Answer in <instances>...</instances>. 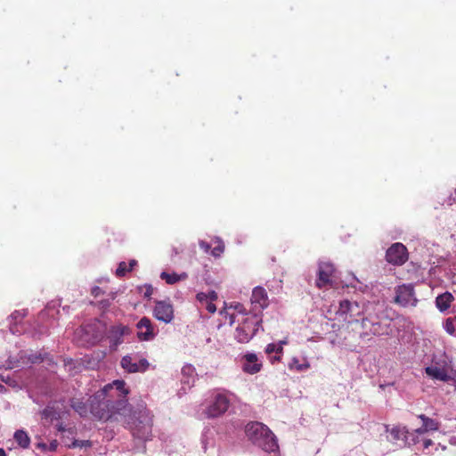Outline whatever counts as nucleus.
<instances>
[{"label":"nucleus","instance_id":"nucleus-20","mask_svg":"<svg viewBox=\"0 0 456 456\" xmlns=\"http://www.w3.org/2000/svg\"><path fill=\"white\" fill-rule=\"evenodd\" d=\"M188 274L186 273H182L181 274H177L175 273H168L166 272H162L160 274V278L164 280L167 284H175L179 281L186 280Z\"/></svg>","mask_w":456,"mask_h":456},{"label":"nucleus","instance_id":"nucleus-13","mask_svg":"<svg viewBox=\"0 0 456 456\" xmlns=\"http://www.w3.org/2000/svg\"><path fill=\"white\" fill-rule=\"evenodd\" d=\"M242 359L244 360L242 364V370L244 372L254 375L261 370L263 364L258 360V357L256 354L247 353L243 355Z\"/></svg>","mask_w":456,"mask_h":456},{"label":"nucleus","instance_id":"nucleus-40","mask_svg":"<svg viewBox=\"0 0 456 456\" xmlns=\"http://www.w3.org/2000/svg\"><path fill=\"white\" fill-rule=\"evenodd\" d=\"M58 431H60V432H64L65 431V428L63 427L62 424L58 425Z\"/></svg>","mask_w":456,"mask_h":456},{"label":"nucleus","instance_id":"nucleus-14","mask_svg":"<svg viewBox=\"0 0 456 456\" xmlns=\"http://www.w3.org/2000/svg\"><path fill=\"white\" fill-rule=\"evenodd\" d=\"M137 337L140 340L148 341L154 338L151 321L148 317H142L136 324Z\"/></svg>","mask_w":456,"mask_h":456},{"label":"nucleus","instance_id":"nucleus-11","mask_svg":"<svg viewBox=\"0 0 456 456\" xmlns=\"http://www.w3.org/2000/svg\"><path fill=\"white\" fill-rule=\"evenodd\" d=\"M153 315L159 321L169 323L174 319V307L169 301H157L153 309Z\"/></svg>","mask_w":456,"mask_h":456},{"label":"nucleus","instance_id":"nucleus-21","mask_svg":"<svg viewBox=\"0 0 456 456\" xmlns=\"http://www.w3.org/2000/svg\"><path fill=\"white\" fill-rule=\"evenodd\" d=\"M386 431L390 433L394 441L406 437V434L408 433L406 428L401 426L393 427L391 429L388 428V426H386Z\"/></svg>","mask_w":456,"mask_h":456},{"label":"nucleus","instance_id":"nucleus-30","mask_svg":"<svg viewBox=\"0 0 456 456\" xmlns=\"http://www.w3.org/2000/svg\"><path fill=\"white\" fill-rule=\"evenodd\" d=\"M92 445V443L89 440H77L75 439L72 442V444L69 447L72 448H82V447H90Z\"/></svg>","mask_w":456,"mask_h":456},{"label":"nucleus","instance_id":"nucleus-1","mask_svg":"<svg viewBox=\"0 0 456 456\" xmlns=\"http://www.w3.org/2000/svg\"><path fill=\"white\" fill-rule=\"evenodd\" d=\"M129 391L124 380H114L90 396V413L98 420L119 421L130 412L127 403Z\"/></svg>","mask_w":456,"mask_h":456},{"label":"nucleus","instance_id":"nucleus-26","mask_svg":"<svg viewBox=\"0 0 456 456\" xmlns=\"http://www.w3.org/2000/svg\"><path fill=\"white\" fill-rule=\"evenodd\" d=\"M444 328L446 330V332L450 335H455L456 333V324L455 322H453L452 318H447L444 323Z\"/></svg>","mask_w":456,"mask_h":456},{"label":"nucleus","instance_id":"nucleus-39","mask_svg":"<svg viewBox=\"0 0 456 456\" xmlns=\"http://www.w3.org/2000/svg\"><path fill=\"white\" fill-rule=\"evenodd\" d=\"M100 290H101V289L99 287H95L93 289L92 294L94 296L97 297L99 295Z\"/></svg>","mask_w":456,"mask_h":456},{"label":"nucleus","instance_id":"nucleus-8","mask_svg":"<svg viewBox=\"0 0 456 456\" xmlns=\"http://www.w3.org/2000/svg\"><path fill=\"white\" fill-rule=\"evenodd\" d=\"M386 259L388 263L395 265H403L408 260V251L406 247L400 242L394 243L387 250Z\"/></svg>","mask_w":456,"mask_h":456},{"label":"nucleus","instance_id":"nucleus-38","mask_svg":"<svg viewBox=\"0 0 456 456\" xmlns=\"http://www.w3.org/2000/svg\"><path fill=\"white\" fill-rule=\"evenodd\" d=\"M137 265V261L133 259L129 262V264L127 265H128V268H131V271L133 270L134 266Z\"/></svg>","mask_w":456,"mask_h":456},{"label":"nucleus","instance_id":"nucleus-31","mask_svg":"<svg viewBox=\"0 0 456 456\" xmlns=\"http://www.w3.org/2000/svg\"><path fill=\"white\" fill-rule=\"evenodd\" d=\"M196 298L198 301H200L202 305H206L207 302H208V294L204 292H200L196 295Z\"/></svg>","mask_w":456,"mask_h":456},{"label":"nucleus","instance_id":"nucleus-12","mask_svg":"<svg viewBox=\"0 0 456 456\" xmlns=\"http://www.w3.org/2000/svg\"><path fill=\"white\" fill-rule=\"evenodd\" d=\"M250 301L252 305V310L255 312V314H256V312L260 313L269 305L266 290L263 287H256L252 291Z\"/></svg>","mask_w":456,"mask_h":456},{"label":"nucleus","instance_id":"nucleus-4","mask_svg":"<svg viewBox=\"0 0 456 456\" xmlns=\"http://www.w3.org/2000/svg\"><path fill=\"white\" fill-rule=\"evenodd\" d=\"M246 436L255 445L266 452L278 450V443L274 434L269 428L260 422H250L246 426Z\"/></svg>","mask_w":456,"mask_h":456},{"label":"nucleus","instance_id":"nucleus-28","mask_svg":"<svg viewBox=\"0 0 456 456\" xmlns=\"http://www.w3.org/2000/svg\"><path fill=\"white\" fill-rule=\"evenodd\" d=\"M43 416L45 418H51L52 419H58L61 418L60 414L54 411L53 407L51 406H47L43 411Z\"/></svg>","mask_w":456,"mask_h":456},{"label":"nucleus","instance_id":"nucleus-42","mask_svg":"<svg viewBox=\"0 0 456 456\" xmlns=\"http://www.w3.org/2000/svg\"><path fill=\"white\" fill-rule=\"evenodd\" d=\"M0 456H6V453L4 449L0 448Z\"/></svg>","mask_w":456,"mask_h":456},{"label":"nucleus","instance_id":"nucleus-29","mask_svg":"<svg viewBox=\"0 0 456 456\" xmlns=\"http://www.w3.org/2000/svg\"><path fill=\"white\" fill-rule=\"evenodd\" d=\"M265 353L267 354H271L273 353L281 354L282 353V346H278V345L273 344V343H270L265 347Z\"/></svg>","mask_w":456,"mask_h":456},{"label":"nucleus","instance_id":"nucleus-18","mask_svg":"<svg viewBox=\"0 0 456 456\" xmlns=\"http://www.w3.org/2000/svg\"><path fill=\"white\" fill-rule=\"evenodd\" d=\"M426 373L433 378L434 379L441 380V381H448L450 379V376L448 375L446 370L439 367H427L425 370Z\"/></svg>","mask_w":456,"mask_h":456},{"label":"nucleus","instance_id":"nucleus-36","mask_svg":"<svg viewBox=\"0 0 456 456\" xmlns=\"http://www.w3.org/2000/svg\"><path fill=\"white\" fill-rule=\"evenodd\" d=\"M415 431L419 435H422L424 433L428 432V429L423 425L420 428H417Z\"/></svg>","mask_w":456,"mask_h":456},{"label":"nucleus","instance_id":"nucleus-41","mask_svg":"<svg viewBox=\"0 0 456 456\" xmlns=\"http://www.w3.org/2000/svg\"><path fill=\"white\" fill-rule=\"evenodd\" d=\"M308 367H309V365H308V364H307V365H305V366L300 365L297 369H298V370H302L306 369V368H308Z\"/></svg>","mask_w":456,"mask_h":456},{"label":"nucleus","instance_id":"nucleus-25","mask_svg":"<svg viewBox=\"0 0 456 456\" xmlns=\"http://www.w3.org/2000/svg\"><path fill=\"white\" fill-rule=\"evenodd\" d=\"M215 247L211 249V255L215 257H219L224 251V242L218 237L213 240Z\"/></svg>","mask_w":456,"mask_h":456},{"label":"nucleus","instance_id":"nucleus-10","mask_svg":"<svg viewBox=\"0 0 456 456\" xmlns=\"http://www.w3.org/2000/svg\"><path fill=\"white\" fill-rule=\"evenodd\" d=\"M121 367L128 373L144 372L150 363L145 358L137 359L130 354L125 355L120 361Z\"/></svg>","mask_w":456,"mask_h":456},{"label":"nucleus","instance_id":"nucleus-24","mask_svg":"<svg viewBox=\"0 0 456 456\" xmlns=\"http://www.w3.org/2000/svg\"><path fill=\"white\" fill-rule=\"evenodd\" d=\"M14 439L22 448H28L30 444V438L24 430H17L14 433Z\"/></svg>","mask_w":456,"mask_h":456},{"label":"nucleus","instance_id":"nucleus-19","mask_svg":"<svg viewBox=\"0 0 456 456\" xmlns=\"http://www.w3.org/2000/svg\"><path fill=\"white\" fill-rule=\"evenodd\" d=\"M362 315V307L357 302H354L348 314V319L346 321L348 324L359 323V321Z\"/></svg>","mask_w":456,"mask_h":456},{"label":"nucleus","instance_id":"nucleus-27","mask_svg":"<svg viewBox=\"0 0 456 456\" xmlns=\"http://www.w3.org/2000/svg\"><path fill=\"white\" fill-rule=\"evenodd\" d=\"M129 272H131V268H128L127 264L126 262H120L116 270V275L118 277H124Z\"/></svg>","mask_w":456,"mask_h":456},{"label":"nucleus","instance_id":"nucleus-34","mask_svg":"<svg viewBox=\"0 0 456 456\" xmlns=\"http://www.w3.org/2000/svg\"><path fill=\"white\" fill-rule=\"evenodd\" d=\"M208 301H216L218 297L217 293L214 290H210L208 293Z\"/></svg>","mask_w":456,"mask_h":456},{"label":"nucleus","instance_id":"nucleus-16","mask_svg":"<svg viewBox=\"0 0 456 456\" xmlns=\"http://www.w3.org/2000/svg\"><path fill=\"white\" fill-rule=\"evenodd\" d=\"M454 301V297L451 292H444L440 294L436 298V306L440 312H445L448 310Z\"/></svg>","mask_w":456,"mask_h":456},{"label":"nucleus","instance_id":"nucleus-43","mask_svg":"<svg viewBox=\"0 0 456 456\" xmlns=\"http://www.w3.org/2000/svg\"><path fill=\"white\" fill-rule=\"evenodd\" d=\"M452 318L453 322H455V324H456V316L452 317Z\"/></svg>","mask_w":456,"mask_h":456},{"label":"nucleus","instance_id":"nucleus-37","mask_svg":"<svg viewBox=\"0 0 456 456\" xmlns=\"http://www.w3.org/2000/svg\"><path fill=\"white\" fill-rule=\"evenodd\" d=\"M433 444V441L431 439H426L424 441V447L425 448H428L429 446H431Z\"/></svg>","mask_w":456,"mask_h":456},{"label":"nucleus","instance_id":"nucleus-9","mask_svg":"<svg viewBox=\"0 0 456 456\" xmlns=\"http://www.w3.org/2000/svg\"><path fill=\"white\" fill-rule=\"evenodd\" d=\"M395 302L402 306H415L418 300L414 297V288L411 284H403L395 289Z\"/></svg>","mask_w":456,"mask_h":456},{"label":"nucleus","instance_id":"nucleus-7","mask_svg":"<svg viewBox=\"0 0 456 456\" xmlns=\"http://www.w3.org/2000/svg\"><path fill=\"white\" fill-rule=\"evenodd\" d=\"M230 406V400L223 394H217L213 402L205 410L208 419L218 418L224 415Z\"/></svg>","mask_w":456,"mask_h":456},{"label":"nucleus","instance_id":"nucleus-32","mask_svg":"<svg viewBox=\"0 0 456 456\" xmlns=\"http://www.w3.org/2000/svg\"><path fill=\"white\" fill-rule=\"evenodd\" d=\"M199 245L200 248L204 250L205 253H208L209 251L211 252V245L208 242L200 240L199 242Z\"/></svg>","mask_w":456,"mask_h":456},{"label":"nucleus","instance_id":"nucleus-23","mask_svg":"<svg viewBox=\"0 0 456 456\" xmlns=\"http://www.w3.org/2000/svg\"><path fill=\"white\" fill-rule=\"evenodd\" d=\"M418 418L422 420V425L428 429V431H436L439 429L440 424L436 419L428 418L425 414H419Z\"/></svg>","mask_w":456,"mask_h":456},{"label":"nucleus","instance_id":"nucleus-15","mask_svg":"<svg viewBox=\"0 0 456 456\" xmlns=\"http://www.w3.org/2000/svg\"><path fill=\"white\" fill-rule=\"evenodd\" d=\"M129 332L130 329L128 326L123 324L113 325L108 331V338L114 346H118L123 342V336Z\"/></svg>","mask_w":456,"mask_h":456},{"label":"nucleus","instance_id":"nucleus-6","mask_svg":"<svg viewBox=\"0 0 456 456\" xmlns=\"http://www.w3.org/2000/svg\"><path fill=\"white\" fill-rule=\"evenodd\" d=\"M336 273L337 269L333 264L330 262H320L315 281L316 287L319 289L326 288L327 286L336 287Z\"/></svg>","mask_w":456,"mask_h":456},{"label":"nucleus","instance_id":"nucleus-17","mask_svg":"<svg viewBox=\"0 0 456 456\" xmlns=\"http://www.w3.org/2000/svg\"><path fill=\"white\" fill-rule=\"evenodd\" d=\"M70 407L80 416L83 418L87 417L88 412L90 411L89 406L83 401L82 398L73 397L70 399Z\"/></svg>","mask_w":456,"mask_h":456},{"label":"nucleus","instance_id":"nucleus-2","mask_svg":"<svg viewBox=\"0 0 456 456\" xmlns=\"http://www.w3.org/2000/svg\"><path fill=\"white\" fill-rule=\"evenodd\" d=\"M382 314V305L379 303L368 302L362 306V315L355 326L360 338L370 339L373 336L388 334L389 323Z\"/></svg>","mask_w":456,"mask_h":456},{"label":"nucleus","instance_id":"nucleus-3","mask_svg":"<svg viewBox=\"0 0 456 456\" xmlns=\"http://www.w3.org/2000/svg\"><path fill=\"white\" fill-rule=\"evenodd\" d=\"M122 417L120 420L124 419V422L129 425V429L134 438L141 441H148L152 436V426H153V414L148 409L140 410L134 411L133 414H129L128 418Z\"/></svg>","mask_w":456,"mask_h":456},{"label":"nucleus","instance_id":"nucleus-33","mask_svg":"<svg viewBox=\"0 0 456 456\" xmlns=\"http://www.w3.org/2000/svg\"><path fill=\"white\" fill-rule=\"evenodd\" d=\"M206 309L210 313V314H214L216 313V305L214 304V302L212 301H208L206 303Z\"/></svg>","mask_w":456,"mask_h":456},{"label":"nucleus","instance_id":"nucleus-22","mask_svg":"<svg viewBox=\"0 0 456 456\" xmlns=\"http://www.w3.org/2000/svg\"><path fill=\"white\" fill-rule=\"evenodd\" d=\"M353 303L354 302L349 300H342L339 303V307L336 313L338 318H341L343 321H346L348 319V314Z\"/></svg>","mask_w":456,"mask_h":456},{"label":"nucleus","instance_id":"nucleus-35","mask_svg":"<svg viewBox=\"0 0 456 456\" xmlns=\"http://www.w3.org/2000/svg\"><path fill=\"white\" fill-rule=\"evenodd\" d=\"M57 447H58V442L56 440H53V442L50 443V446H49L50 451H52V452L56 451Z\"/></svg>","mask_w":456,"mask_h":456},{"label":"nucleus","instance_id":"nucleus-5","mask_svg":"<svg viewBox=\"0 0 456 456\" xmlns=\"http://www.w3.org/2000/svg\"><path fill=\"white\" fill-rule=\"evenodd\" d=\"M261 323L262 317L257 314L245 316L235 330V339L241 344L248 343L256 334Z\"/></svg>","mask_w":456,"mask_h":456}]
</instances>
